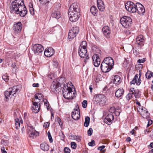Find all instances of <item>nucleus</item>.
I'll return each mask as SVG.
<instances>
[{"mask_svg": "<svg viewBox=\"0 0 153 153\" xmlns=\"http://www.w3.org/2000/svg\"><path fill=\"white\" fill-rule=\"evenodd\" d=\"M54 53L53 48H46L44 54L47 57H50L53 55Z\"/></svg>", "mask_w": 153, "mask_h": 153, "instance_id": "a211bd4d", "label": "nucleus"}, {"mask_svg": "<svg viewBox=\"0 0 153 153\" xmlns=\"http://www.w3.org/2000/svg\"><path fill=\"white\" fill-rule=\"evenodd\" d=\"M2 78L5 82L9 80L8 76L5 75H3L2 76Z\"/></svg>", "mask_w": 153, "mask_h": 153, "instance_id": "864d4df0", "label": "nucleus"}, {"mask_svg": "<svg viewBox=\"0 0 153 153\" xmlns=\"http://www.w3.org/2000/svg\"><path fill=\"white\" fill-rule=\"evenodd\" d=\"M21 86L20 85H17L16 86H14L11 88H10V90L11 93H12V94H13V96H15L14 95L16 93L19 92L21 90Z\"/></svg>", "mask_w": 153, "mask_h": 153, "instance_id": "dca6fc26", "label": "nucleus"}, {"mask_svg": "<svg viewBox=\"0 0 153 153\" xmlns=\"http://www.w3.org/2000/svg\"><path fill=\"white\" fill-rule=\"evenodd\" d=\"M27 128L28 131H31L35 130L33 126L30 124L27 125Z\"/></svg>", "mask_w": 153, "mask_h": 153, "instance_id": "58836bf2", "label": "nucleus"}, {"mask_svg": "<svg viewBox=\"0 0 153 153\" xmlns=\"http://www.w3.org/2000/svg\"><path fill=\"white\" fill-rule=\"evenodd\" d=\"M4 95L6 99H7L9 97L10 98L12 97L13 96V94H12V93H11L10 90L9 89L8 91H6L4 92Z\"/></svg>", "mask_w": 153, "mask_h": 153, "instance_id": "7c9ffc66", "label": "nucleus"}, {"mask_svg": "<svg viewBox=\"0 0 153 153\" xmlns=\"http://www.w3.org/2000/svg\"><path fill=\"white\" fill-rule=\"evenodd\" d=\"M148 111H147V109L146 108L144 107H142V108L141 109V111H140V114L141 116L144 115V114L146 112Z\"/></svg>", "mask_w": 153, "mask_h": 153, "instance_id": "f704fd0d", "label": "nucleus"}, {"mask_svg": "<svg viewBox=\"0 0 153 153\" xmlns=\"http://www.w3.org/2000/svg\"><path fill=\"white\" fill-rule=\"evenodd\" d=\"M80 47L81 48H86L87 47V43L85 41H83L80 44Z\"/></svg>", "mask_w": 153, "mask_h": 153, "instance_id": "c9c22d12", "label": "nucleus"}, {"mask_svg": "<svg viewBox=\"0 0 153 153\" xmlns=\"http://www.w3.org/2000/svg\"><path fill=\"white\" fill-rule=\"evenodd\" d=\"M32 46L33 48H43V46L38 44L33 45Z\"/></svg>", "mask_w": 153, "mask_h": 153, "instance_id": "a19ab883", "label": "nucleus"}, {"mask_svg": "<svg viewBox=\"0 0 153 153\" xmlns=\"http://www.w3.org/2000/svg\"><path fill=\"white\" fill-rule=\"evenodd\" d=\"M78 53L81 58H84L88 55L87 48H79Z\"/></svg>", "mask_w": 153, "mask_h": 153, "instance_id": "412c9836", "label": "nucleus"}, {"mask_svg": "<svg viewBox=\"0 0 153 153\" xmlns=\"http://www.w3.org/2000/svg\"><path fill=\"white\" fill-rule=\"evenodd\" d=\"M71 117L72 118L75 120L79 119L80 117V114L79 107L74 109L71 113Z\"/></svg>", "mask_w": 153, "mask_h": 153, "instance_id": "9d476101", "label": "nucleus"}, {"mask_svg": "<svg viewBox=\"0 0 153 153\" xmlns=\"http://www.w3.org/2000/svg\"><path fill=\"white\" fill-rule=\"evenodd\" d=\"M136 12L140 15H143L145 12V9L144 6L140 3H137Z\"/></svg>", "mask_w": 153, "mask_h": 153, "instance_id": "2eb2a0df", "label": "nucleus"}, {"mask_svg": "<svg viewBox=\"0 0 153 153\" xmlns=\"http://www.w3.org/2000/svg\"><path fill=\"white\" fill-rule=\"evenodd\" d=\"M59 136L61 140H63L65 139V136L63 133L62 132L59 133Z\"/></svg>", "mask_w": 153, "mask_h": 153, "instance_id": "49530a36", "label": "nucleus"}, {"mask_svg": "<svg viewBox=\"0 0 153 153\" xmlns=\"http://www.w3.org/2000/svg\"><path fill=\"white\" fill-rule=\"evenodd\" d=\"M133 52L134 54L136 55H138L139 54V48H133Z\"/></svg>", "mask_w": 153, "mask_h": 153, "instance_id": "ea45409f", "label": "nucleus"}, {"mask_svg": "<svg viewBox=\"0 0 153 153\" xmlns=\"http://www.w3.org/2000/svg\"><path fill=\"white\" fill-rule=\"evenodd\" d=\"M89 59V57L88 55H87V56H86L85 59H84V61L85 63V64H86L87 62H88Z\"/></svg>", "mask_w": 153, "mask_h": 153, "instance_id": "4d7b16f0", "label": "nucleus"}, {"mask_svg": "<svg viewBox=\"0 0 153 153\" xmlns=\"http://www.w3.org/2000/svg\"><path fill=\"white\" fill-rule=\"evenodd\" d=\"M134 96V95L132 94V93H129L126 96V99L127 100H129L131 98L133 97Z\"/></svg>", "mask_w": 153, "mask_h": 153, "instance_id": "c03bdc74", "label": "nucleus"}, {"mask_svg": "<svg viewBox=\"0 0 153 153\" xmlns=\"http://www.w3.org/2000/svg\"><path fill=\"white\" fill-rule=\"evenodd\" d=\"M105 147V146L103 145L98 147L97 149L99 150L102 151Z\"/></svg>", "mask_w": 153, "mask_h": 153, "instance_id": "e2e57ef3", "label": "nucleus"}, {"mask_svg": "<svg viewBox=\"0 0 153 153\" xmlns=\"http://www.w3.org/2000/svg\"><path fill=\"white\" fill-rule=\"evenodd\" d=\"M90 118L89 117L87 116L85 118V121L84 123V126L86 127L88 126L89 124Z\"/></svg>", "mask_w": 153, "mask_h": 153, "instance_id": "473e14b6", "label": "nucleus"}, {"mask_svg": "<svg viewBox=\"0 0 153 153\" xmlns=\"http://www.w3.org/2000/svg\"><path fill=\"white\" fill-rule=\"evenodd\" d=\"M145 41L143 36L142 35H140L137 37L136 43L138 45V47H141L143 46Z\"/></svg>", "mask_w": 153, "mask_h": 153, "instance_id": "9b49d317", "label": "nucleus"}, {"mask_svg": "<svg viewBox=\"0 0 153 153\" xmlns=\"http://www.w3.org/2000/svg\"><path fill=\"white\" fill-rule=\"evenodd\" d=\"M113 82L115 85H119L121 82V79L118 75H115L114 76Z\"/></svg>", "mask_w": 153, "mask_h": 153, "instance_id": "393cba45", "label": "nucleus"}, {"mask_svg": "<svg viewBox=\"0 0 153 153\" xmlns=\"http://www.w3.org/2000/svg\"><path fill=\"white\" fill-rule=\"evenodd\" d=\"M1 142L2 144H4L5 145H7L8 143V141L3 139L1 140Z\"/></svg>", "mask_w": 153, "mask_h": 153, "instance_id": "052dcab7", "label": "nucleus"}, {"mask_svg": "<svg viewBox=\"0 0 153 153\" xmlns=\"http://www.w3.org/2000/svg\"><path fill=\"white\" fill-rule=\"evenodd\" d=\"M76 135L72 134L70 136V137L71 138V139L72 140H75L76 137Z\"/></svg>", "mask_w": 153, "mask_h": 153, "instance_id": "69168bd1", "label": "nucleus"}, {"mask_svg": "<svg viewBox=\"0 0 153 153\" xmlns=\"http://www.w3.org/2000/svg\"><path fill=\"white\" fill-rule=\"evenodd\" d=\"M1 150L2 153H7V152L5 150V148L3 146L1 147Z\"/></svg>", "mask_w": 153, "mask_h": 153, "instance_id": "338daca9", "label": "nucleus"}, {"mask_svg": "<svg viewBox=\"0 0 153 153\" xmlns=\"http://www.w3.org/2000/svg\"><path fill=\"white\" fill-rule=\"evenodd\" d=\"M38 132L35 130L31 131H28V134L30 137L34 138L37 135Z\"/></svg>", "mask_w": 153, "mask_h": 153, "instance_id": "cd10ccee", "label": "nucleus"}, {"mask_svg": "<svg viewBox=\"0 0 153 153\" xmlns=\"http://www.w3.org/2000/svg\"><path fill=\"white\" fill-rule=\"evenodd\" d=\"M101 68L102 71L103 72L106 73L109 72L112 68L111 66H109L108 64L102 62L101 65Z\"/></svg>", "mask_w": 153, "mask_h": 153, "instance_id": "ddd939ff", "label": "nucleus"}, {"mask_svg": "<svg viewBox=\"0 0 153 153\" xmlns=\"http://www.w3.org/2000/svg\"><path fill=\"white\" fill-rule=\"evenodd\" d=\"M40 148L44 151H47L49 149V146L46 143H43L40 144Z\"/></svg>", "mask_w": 153, "mask_h": 153, "instance_id": "bb28decb", "label": "nucleus"}, {"mask_svg": "<svg viewBox=\"0 0 153 153\" xmlns=\"http://www.w3.org/2000/svg\"><path fill=\"white\" fill-rule=\"evenodd\" d=\"M79 32V27L77 26H75L72 27L69 30L68 35V39L69 41L75 38Z\"/></svg>", "mask_w": 153, "mask_h": 153, "instance_id": "20e7f679", "label": "nucleus"}, {"mask_svg": "<svg viewBox=\"0 0 153 153\" xmlns=\"http://www.w3.org/2000/svg\"><path fill=\"white\" fill-rule=\"evenodd\" d=\"M15 124L16 128L17 129H19L20 127V123L18 119H16L15 120Z\"/></svg>", "mask_w": 153, "mask_h": 153, "instance_id": "72a5a7b5", "label": "nucleus"}, {"mask_svg": "<svg viewBox=\"0 0 153 153\" xmlns=\"http://www.w3.org/2000/svg\"><path fill=\"white\" fill-rule=\"evenodd\" d=\"M40 100H36V99L34 100H33L32 101L33 104H36V103H37V104H38V103L39 102Z\"/></svg>", "mask_w": 153, "mask_h": 153, "instance_id": "13d9d810", "label": "nucleus"}, {"mask_svg": "<svg viewBox=\"0 0 153 153\" xmlns=\"http://www.w3.org/2000/svg\"><path fill=\"white\" fill-rule=\"evenodd\" d=\"M64 153H70L71 152L70 149L67 147H65L64 149Z\"/></svg>", "mask_w": 153, "mask_h": 153, "instance_id": "8fccbe9b", "label": "nucleus"}, {"mask_svg": "<svg viewBox=\"0 0 153 153\" xmlns=\"http://www.w3.org/2000/svg\"><path fill=\"white\" fill-rule=\"evenodd\" d=\"M57 121L58 123L59 126L62 127V122L61 119L59 117H57Z\"/></svg>", "mask_w": 153, "mask_h": 153, "instance_id": "de8ad7c7", "label": "nucleus"}, {"mask_svg": "<svg viewBox=\"0 0 153 153\" xmlns=\"http://www.w3.org/2000/svg\"><path fill=\"white\" fill-rule=\"evenodd\" d=\"M40 108V105L39 103V104H37L36 103V104H33L32 106L31 109L32 111L35 113H37L39 111Z\"/></svg>", "mask_w": 153, "mask_h": 153, "instance_id": "b1692460", "label": "nucleus"}, {"mask_svg": "<svg viewBox=\"0 0 153 153\" xmlns=\"http://www.w3.org/2000/svg\"><path fill=\"white\" fill-rule=\"evenodd\" d=\"M132 22V19L129 16H124L121 18L120 22L124 27L128 28L131 25Z\"/></svg>", "mask_w": 153, "mask_h": 153, "instance_id": "7ed1b4c3", "label": "nucleus"}, {"mask_svg": "<svg viewBox=\"0 0 153 153\" xmlns=\"http://www.w3.org/2000/svg\"><path fill=\"white\" fill-rule=\"evenodd\" d=\"M152 124V121L151 120H149L148 121V124L147 125V127H148L149 126Z\"/></svg>", "mask_w": 153, "mask_h": 153, "instance_id": "774afa93", "label": "nucleus"}, {"mask_svg": "<svg viewBox=\"0 0 153 153\" xmlns=\"http://www.w3.org/2000/svg\"><path fill=\"white\" fill-rule=\"evenodd\" d=\"M41 4H46L49 2V0H39Z\"/></svg>", "mask_w": 153, "mask_h": 153, "instance_id": "37998d69", "label": "nucleus"}, {"mask_svg": "<svg viewBox=\"0 0 153 153\" xmlns=\"http://www.w3.org/2000/svg\"><path fill=\"white\" fill-rule=\"evenodd\" d=\"M145 59L143 58L142 59H139L137 60V62L138 63H143L145 61Z\"/></svg>", "mask_w": 153, "mask_h": 153, "instance_id": "0e129e2a", "label": "nucleus"}, {"mask_svg": "<svg viewBox=\"0 0 153 153\" xmlns=\"http://www.w3.org/2000/svg\"><path fill=\"white\" fill-rule=\"evenodd\" d=\"M90 11L91 13L94 16H97L98 12V10L95 6H93L91 7Z\"/></svg>", "mask_w": 153, "mask_h": 153, "instance_id": "c85d7f7f", "label": "nucleus"}, {"mask_svg": "<svg viewBox=\"0 0 153 153\" xmlns=\"http://www.w3.org/2000/svg\"><path fill=\"white\" fill-rule=\"evenodd\" d=\"M93 129L91 128H89V130L88 131V134L89 136L91 135L92 134Z\"/></svg>", "mask_w": 153, "mask_h": 153, "instance_id": "6e6d98bb", "label": "nucleus"}, {"mask_svg": "<svg viewBox=\"0 0 153 153\" xmlns=\"http://www.w3.org/2000/svg\"><path fill=\"white\" fill-rule=\"evenodd\" d=\"M144 115H145V116H144V115H142V116L144 118L148 119L149 117V113L148 111L144 114Z\"/></svg>", "mask_w": 153, "mask_h": 153, "instance_id": "a18cd8bd", "label": "nucleus"}, {"mask_svg": "<svg viewBox=\"0 0 153 153\" xmlns=\"http://www.w3.org/2000/svg\"><path fill=\"white\" fill-rule=\"evenodd\" d=\"M82 106L84 108L86 107L87 105V101L86 100H84L82 102Z\"/></svg>", "mask_w": 153, "mask_h": 153, "instance_id": "09e8293b", "label": "nucleus"}, {"mask_svg": "<svg viewBox=\"0 0 153 153\" xmlns=\"http://www.w3.org/2000/svg\"><path fill=\"white\" fill-rule=\"evenodd\" d=\"M102 31L104 35L108 38H110V30L109 27L108 26H105L102 29Z\"/></svg>", "mask_w": 153, "mask_h": 153, "instance_id": "aec40b11", "label": "nucleus"}, {"mask_svg": "<svg viewBox=\"0 0 153 153\" xmlns=\"http://www.w3.org/2000/svg\"><path fill=\"white\" fill-rule=\"evenodd\" d=\"M139 77L137 80L138 77V74H136L134 76L132 80L130 82V84L131 85L132 84L134 85L136 84V85H139L141 82V80L140 79V77L141 75V73L139 72Z\"/></svg>", "mask_w": 153, "mask_h": 153, "instance_id": "1a4fd4ad", "label": "nucleus"}, {"mask_svg": "<svg viewBox=\"0 0 153 153\" xmlns=\"http://www.w3.org/2000/svg\"><path fill=\"white\" fill-rule=\"evenodd\" d=\"M124 93V90L122 88H119L115 92V96L117 98H122V97Z\"/></svg>", "mask_w": 153, "mask_h": 153, "instance_id": "4be33fe9", "label": "nucleus"}, {"mask_svg": "<svg viewBox=\"0 0 153 153\" xmlns=\"http://www.w3.org/2000/svg\"><path fill=\"white\" fill-rule=\"evenodd\" d=\"M71 148L73 149H75L76 147V144L74 142H72L71 143Z\"/></svg>", "mask_w": 153, "mask_h": 153, "instance_id": "3c124183", "label": "nucleus"}, {"mask_svg": "<svg viewBox=\"0 0 153 153\" xmlns=\"http://www.w3.org/2000/svg\"><path fill=\"white\" fill-rule=\"evenodd\" d=\"M10 12L19 14L21 17H24L27 14V11L23 0H15L10 4Z\"/></svg>", "mask_w": 153, "mask_h": 153, "instance_id": "f257e3e1", "label": "nucleus"}, {"mask_svg": "<svg viewBox=\"0 0 153 153\" xmlns=\"http://www.w3.org/2000/svg\"><path fill=\"white\" fill-rule=\"evenodd\" d=\"M137 3L134 4L131 1H128L125 5L126 10L129 12L135 13L136 12Z\"/></svg>", "mask_w": 153, "mask_h": 153, "instance_id": "39448f33", "label": "nucleus"}, {"mask_svg": "<svg viewBox=\"0 0 153 153\" xmlns=\"http://www.w3.org/2000/svg\"><path fill=\"white\" fill-rule=\"evenodd\" d=\"M43 101L45 105L46 106L48 110H49L51 108L49 105V104L47 100L46 99L43 100Z\"/></svg>", "mask_w": 153, "mask_h": 153, "instance_id": "e433bc0d", "label": "nucleus"}, {"mask_svg": "<svg viewBox=\"0 0 153 153\" xmlns=\"http://www.w3.org/2000/svg\"><path fill=\"white\" fill-rule=\"evenodd\" d=\"M43 95L40 93L36 94L34 96L35 99L36 100H42L43 98Z\"/></svg>", "mask_w": 153, "mask_h": 153, "instance_id": "2f4dec72", "label": "nucleus"}, {"mask_svg": "<svg viewBox=\"0 0 153 153\" xmlns=\"http://www.w3.org/2000/svg\"><path fill=\"white\" fill-rule=\"evenodd\" d=\"M114 119V116L111 114H108L104 119V122L105 123L108 125H110L112 123Z\"/></svg>", "mask_w": 153, "mask_h": 153, "instance_id": "4468645a", "label": "nucleus"}, {"mask_svg": "<svg viewBox=\"0 0 153 153\" xmlns=\"http://www.w3.org/2000/svg\"><path fill=\"white\" fill-rule=\"evenodd\" d=\"M153 73H146V78L149 79H150L152 76H153Z\"/></svg>", "mask_w": 153, "mask_h": 153, "instance_id": "79ce46f5", "label": "nucleus"}, {"mask_svg": "<svg viewBox=\"0 0 153 153\" xmlns=\"http://www.w3.org/2000/svg\"><path fill=\"white\" fill-rule=\"evenodd\" d=\"M22 28V24L21 22H19L14 24L13 27V30L16 33L20 32Z\"/></svg>", "mask_w": 153, "mask_h": 153, "instance_id": "f3484780", "label": "nucleus"}, {"mask_svg": "<svg viewBox=\"0 0 153 153\" xmlns=\"http://www.w3.org/2000/svg\"><path fill=\"white\" fill-rule=\"evenodd\" d=\"M63 94L64 97L68 100L72 98V89L70 87L67 86V88H63L62 90Z\"/></svg>", "mask_w": 153, "mask_h": 153, "instance_id": "423d86ee", "label": "nucleus"}, {"mask_svg": "<svg viewBox=\"0 0 153 153\" xmlns=\"http://www.w3.org/2000/svg\"><path fill=\"white\" fill-rule=\"evenodd\" d=\"M103 62L108 64L109 66H111V67L113 68L114 65V60L112 58L110 57H106L104 59Z\"/></svg>", "mask_w": 153, "mask_h": 153, "instance_id": "6ab92c4d", "label": "nucleus"}, {"mask_svg": "<svg viewBox=\"0 0 153 153\" xmlns=\"http://www.w3.org/2000/svg\"><path fill=\"white\" fill-rule=\"evenodd\" d=\"M30 11L32 15H33L34 14V10L33 7L30 8Z\"/></svg>", "mask_w": 153, "mask_h": 153, "instance_id": "680f3d73", "label": "nucleus"}, {"mask_svg": "<svg viewBox=\"0 0 153 153\" xmlns=\"http://www.w3.org/2000/svg\"><path fill=\"white\" fill-rule=\"evenodd\" d=\"M88 145L91 146H93L95 145V141L94 140H92L91 141L88 143Z\"/></svg>", "mask_w": 153, "mask_h": 153, "instance_id": "603ef678", "label": "nucleus"}, {"mask_svg": "<svg viewBox=\"0 0 153 153\" xmlns=\"http://www.w3.org/2000/svg\"><path fill=\"white\" fill-rule=\"evenodd\" d=\"M134 96L136 98H138L140 97V95L138 92H134L133 94Z\"/></svg>", "mask_w": 153, "mask_h": 153, "instance_id": "5fc2aeb1", "label": "nucleus"}, {"mask_svg": "<svg viewBox=\"0 0 153 153\" xmlns=\"http://www.w3.org/2000/svg\"><path fill=\"white\" fill-rule=\"evenodd\" d=\"M80 6L77 3H74L70 6L68 13H79Z\"/></svg>", "mask_w": 153, "mask_h": 153, "instance_id": "0eeeda50", "label": "nucleus"}, {"mask_svg": "<svg viewBox=\"0 0 153 153\" xmlns=\"http://www.w3.org/2000/svg\"><path fill=\"white\" fill-rule=\"evenodd\" d=\"M69 16V19L70 21L72 22H75L79 19L80 14V13H68Z\"/></svg>", "mask_w": 153, "mask_h": 153, "instance_id": "6e6552de", "label": "nucleus"}, {"mask_svg": "<svg viewBox=\"0 0 153 153\" xmlns=\"http://www.w3.org/2000/svg\"><path fill=\"white\" fill-rule=\"evenodd\" d=\"M121 112V110L120 109H115L114 111H113V112L114 113L116 116H119Z\"/></svg>", "mask_w": 153, "mask_h": 153, "instance_id": "4c0bfd02", "label": "nucleus"}, {"mask_svg": "<svg viewBox=\"0 0 153 153\" xmlns=\"http://www.w3.org/2000/svg\"><path fill=\"white\" fill-rule=\"evenodd\" d=\"M97 7L100 11L102 12L104 11L105 7L104 3L102 0H97Z\"/></svg>", "mask_w": 153, "mask_h": 153, "instance_id": "5701e85b", "label": "nucleus"}, {"mask_svg": "<svg viewBox=\"0 0 153 153\" xmlns=\"http://www.w3.org/2000/svg\"><path fill=\"white\" fill-rule=\"evenodd\" d=\"M35 54L38 55L42 52L44 50V48H31Z\"/></svg>", "mask_w": 153, "mask_h": 153, "instance_id": "c756f323", "label": "nucleus"}, {"mask_svg": "<svg viewBox=\"0 0 153 153\" xmlns=\"http://www.w3.org/2000/svg\"><path fill=\"white\" fill-rule=\"evenodd\" d=\"M51 16L56 19H59L61 16L60 12L58 10H54L52 12L51 14Z\"/></svg>", "mask_w": 153, "mask_h": 153, "instance_id": "a878e982", "label": "nucleus"}, {"mask_svg": "<svg viewBox=\"0 0 153 153\" xmlns=\"http://www.w3.org/2000/svg\"><path fill=\"white\" fill-rule=\"evenodd\" d=\"M92 59L94 66L96 67H98L100 62V59L99 57L98 53L94 54L92 56Z\"/></svg>", "mask_w": 153, "mask_h": 153, "instance_id": "f8f14e48", "label": "nucleus"}, {"mask_svg": "<svg viewBox=\"0 0 153 153\" xmlns=\"http://www.w3.org/2000/svg\"><path fill=\"white\" fill-rule=\"evenodd\" d=\"M64 79L61 77L60 78L59 82H53L51 84V88L52 91L57 94L61 92L62 90V85L65 82Z\"/></svg>", "mask_w": 153, "mask_h": 153, "instance_id": "f03ea898", "label": "nucleus"}, {"mask_svg": "<svg viewBox=\"0 0 153 153\" xmlns=\"http://www.w3.org/2000/svg\"><path fill=\"white\" fill-rule=\"evenodd\" d=\"M81 137L80 136H76L75 140H76L78 142H80L81 140Z\"/></svg>", "mask_w": 153, "mask_h": 153, "instance_id": "bf43d9fd", "label": "nucleus"}]
</instances>
